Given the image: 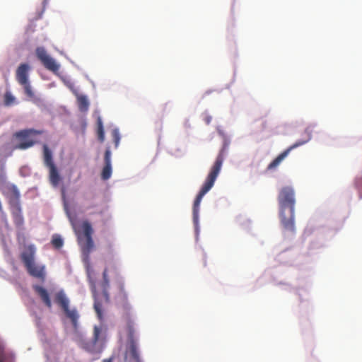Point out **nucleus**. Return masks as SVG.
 <instances>
[{"label":"nucleus","mask_w":362,"mask_h":362,"mask_svg":"<svg viewBox=\"0 0 362 362\" xmlns=\"http://www.w3.org/2000/svg\"><path fill=\"white\" fill-rule=\"evenodd\" d=\"M78 109L81 112H86L89 107V103L85 95H79L77 98Z\"/></svg>","instance_id":"a211bd4d"},{"label":"nucleus","mask_w":362,"mask_h":362,"mask_svg":"<svg viewBox=\"0 0 362 362\" xmlns=\"http://www.w3.org/2000/svg\"><path fill=\"white\" fill-rule=\"evenodd\" d=\"M24 88L25 93L30 98L34 96V93L32 90L31 86L29 81H27L26 83H21Z\"/></svg>","instance_id":"b1692460"},{"label":"nucleus","mask_w":362,"mask_h":362,"mask_svg":"<svg viewBox=\"0 0 362 362\" xmlns=\"http://www.w3.org/2000/svg\"><path fill=\"white\" fill-rule=\"evenodd\" d=\"M308 140H300L290 146L288 148L281 153L273 161H272L267 166V170H271L275 169L279 165L282 160L289 154V153L294 148H298L305 144Z\"/></svg>","instance_id":"ddd939ff"},{"label":"nucleus","mask_w":362,"mask_h":362,"mask_svg":"<svg viewBox=\"0 0 362 362\" xmlns=\"http://www.w3.org/2000/svg\"><path fill=\"white\" fill-rule=\"evenodd\" d=\"M13 356L0 349V362H13Z\"/></svg>","instance_id":"5701e85b"},{"label":"nucleus","mask_w":362,"mask_h":362,"mask_svg":"<svg viewBox=\"0 0 362 362\" xmlns=\"http://www.w3.org/2000/svg\"><path fill=\"white\" fill-rule=\"evenodd\" d=\"M54 301L61 307L66 316L70 320L74 328V334L79 331L78 322L79 314L76 308H69V300L63 291H59L55 294Z\"/></svg>","instance_id":"0eeeda50"},{"label":"nucleus","mask_w":362,"mask_h":362,"mask_svg":"<svg viewBox=\"0 0 362 362\" xmlns=\"http://www.w3.org/2000/svg\"><path fill=\"white\" fill-rule=\"evenodd\" d=\"M281 223L287 230H295V192L289 186L282 187L278 196Z\"/></svg>","instance_id":"f03ea898"},{"label":"nucleus","mask_w":362,"mask_h":362,"mask_svg":"<svg viewBox=\"0 0 362 362\" xmlns=\"http://www.w3.org/2000/svg\"><path fill=\"white\" fill-rule=\"evenodd\" d=\"M211 117H206L205 119V122L207 124H209L210 122H211Z\"/></svg>","instance_id":"a878e982"},{"label":"nucleus","mask_w":362,"mask_h":362,"mask_svg":"<svg viewBox=\"0 0 362 362\" xmlns=\"http://www.w3.org/2000/svg\"><path fill=\"white\" fill-rule=\"evenodd\" d=\"M4 105L6 106H11L13 105L16 102V98L12 95V93L7 90L4 94Z\"/></svg>","instance_id":"4be33fe9"},{"label":"nucleus","mask_w":362,"mask_h":362,"mask_svg":"<svg viewBox=\"0 0 362 362\" xmlns=\"http://www.w3.org/2000/svg\"><path fill=\"white\" fill-rule=\"evenodd\" d=\"M119 298L121 302L123 303V308L124 310H128L129 308V304L127 303V295L124 291L123 284L120 285V294Z\"/></svg>","instance_id":"6ab92c4d"},{"label":"nucleus","mask_w":362,"mask_h":362,"mask_svg":"<svg viewBox=\"0 0 362 362\" xmlns=\"http://www.w3.org/2000/svg\"><path fill=\"white\" fill-rule=\"evenodd\" d=\"M81 227L86 238L84 242H81V249L83 254L88 256L94 247V243L92 238L93 230L91 224L88 221H83Z\"/></svg>","instance_id":"9d476101"},{"label":"nucleus","mask_w":362,"mask_h":362,"mask_svg":"<svg viewBox=\"0 0 362 362\" xmlns=\"http://www.w3.org/2000/svg\"><path fill=\"white\" fill-rule=\"evenodd\" d=\"M33 288L36 294L40 297L43 303L48 308H52V301L47 290L39 285H33Z\"/></svg>","instance_id":"2eb2a0df"},{"label":"nucleus","mask_w":362,"mask_h":362,"mask_svg":"<svg viewBox=\"0 0 362 362\" xmlns=\"http://www.w3.org/2000/svg\"><path fill=\"white\" fill-rule=\"evenodd\" d=\"M43 133L42 130L35 129H25L13 134V138L18 141L13 146V149L25 150L33 146L37 141L35 136Z\"/></svg>","instance_id":"423d86ee"},{"label":"nucleus","mask_w":362,"mask_h":362,"mask_svg":"<svg viewBox=\"0 0 362 362\" xmlns=\"http://www.w3.org/2000/svg\"><path fill=\"white\" fill-rule=\"evenodd\" d=\"M30 66L27 64H21L16 70V80L21 83H26L28 81V71Z\"/></svg>","instance_id":"dca6fc26"},{"label":"nucleus","mask_w":362,"mask_h":362,"mask_svg":"<svg viewBox=\"0 0 362 362\" xmlns=\"http://www.w3.org/2000/svg\"><path fill=\"white\" fill-rule=\"evenodd\" d=\"M103 362H112V358H105Z\"/></svg>","instance_id":"bb28decb"},{"label":"nucleus","mask_w":362,"mask_h":362,"mask_svg":"<svg viewBox=\"0 0 362 362\" xmlns=\"http://www.w3.org/2000/svg\"><path fill=\"white\" fill-rule=\"evenodd\" d=\"M35 247L30 245L21 252V259L30 276L44 281L46 277L45 267L35 264Z\"/></svg>","instance_id":"39448f33"},{"label":"nucleus","mask_w":362,"mask_h":362,"mask_svg":"<svg viewBox=\"0 0 362 362\" xmlns=\"http://www.w3.org/2000/svg\"><path fill=\"white\" fill-rule=\"evenodd\" d=\"M35 52L37 59L42 62L47 69L52 72H57L59 71V65L47 53L44 47H37Z\"/></svg>","instance_id":"9b49d317"},{"label":"nucleus","mask_w":362,"mask_h":362,"mask_svg":"<svg viewBox=\"0 0 362 362\" xmlns=\"http://www.w3.org/2000/svg\"><path fill=\"white\" fill-rule=\"evenodd\" d=\"M8 189L11 194L9 204L11 205V214L13 222L17 227H21L23 224L24 219L21 212L20 206V193L16 186L11 185L8 187Z\"/></svg>","instance_id":"1a4fd4ad"},{"label":"nucleus","mask_w":362,"mask_h":362,"mask_svg":"<svg viewBox=\"0 0 362 362\" xmlns=\"http://www.w3.org/2000/svg\"><path fill=\"white\" fill-rule=\"evenodd\" d=\"M52 245L56 249H60L64 245V241L60 235L54 234L52 238Z\"/></svg>","instance_id":"aec40b11"},{"label":"nucleus","mask_w":362,"mask_h":362,"mask_svg":"<svg viewBox=\"0 0 362 362\" xmlns=\"http://www.w3.org/2000/svg\"><path fill=\"white\" fill-rule=\"evenodd\" d=\"M223 162V149H222L213 165L211 170L206 178L199 192L197 195L193 204V221L195 224L198 223L199 206L203 197L213 187L214 182L221 171Z\"/></svg>","instance_id":"7ed1b4c3"},{"label":"nucleus","mask_w":362,"mask_h":362,"mask_svg":"<svg viewBox=\"0 0 362 362\" xmlns=\"http://www.w3.org/2000/svg\"><path fill=\"white\" fill-rule=\"evenodd\" d=\"M97 124H98V139L100 140V141L103 142L105 140V132H104L103 122H102L100 117L98 118Z\"/></svg>","instance_id":"412c9836"},{"label":"nucleus","mask_w":362,"mask_h":362,"mask_svg":"<svg viewBox=\"0 0 362 362\" xmlns=\"http://www.w3.org/2000/svg\"><path fill=\"white\" fill-rule=\"evenodd\" d=\"M104 255L106 259L107 265L103 273V282L102 284L103 292L101 295L98 293L95 285H93L91 288L93 296L94 298V310L100 320L103 319V304L104 303H108L110 302V296L107 291L110 286L108 273H110L115 278H119L118 267L113 259L114 250L112 244L108 243L105 246Z\"/></svg>","instance_id":"f257e3e1"},{"label":"nucleus","mask_w":362,"mask_h":362,"mask_svg":"<svg viewBox=\"0 0 362 362\" xmlns=\"http://www.w3.org/2000/svg\"><path fill=\"white\" fill-rule=\"evenodd\" d=\"M43 163L49 170V180L53 187H57L62 181L59 170L56 166L52 152L47 144L43 145Z\"/></svg>","instance_id":"6e6552de"},{"label":"nucleus","mask_w":362,"mask_h":362,"mask_svg":"<svg viewBox=\"0 0 362 362\" xmlns=\"http://www.w3.org/2000/svg\"><path fill=\"white\" fill-rule=\"evenodd\" d=\"M73 340L86 351L90 354H99L102 351V347H98V344H103L105 342V333L103 332L102 327L95 326L91 340H86L80 331H77L76 333L74 334Z\"/></svg>","instance_id":"20e7f679"},{"label":"nucleus","mask_w":362,"mask_h":362,"mask_svg":"<svg viewBox=\"0 0 362 362\" xmlns=\"http://www.w3.org/2000/svg\"><path fill=\"white\" fill-rule=\"evenodd\" d=\"M95 193L93 192L84 193L83 200L85 202V209L86 210H90L97 206V204L95 202Z\"/></svg>","instance_id":"f3484780"},{"label":"nucleus","mask_w":362,"mask_h":362,"mask_svg":"<svg viewBox=\"0 0 362 362\" xmlns=\"http://www.w3.org/2000/svg\"><path fill=\"white\" fill-rule=\"evenodd\" d=\"M105 166L103 168L101 177L104 180H108L112 175L111 166V151L110 148H107L104 155Z\"/></svg>","instance_id":"4468645a"},{"label":"nucleus","mask_w":362,"mask_h":362,"mask_svg":"<svg viewBox=\"0 0 362 362\" xmlns=\"http://www.w3.org/2000/svg\"><path fill=\"white\" fill-rule=\"evenodd\" d=\"M112 137H113L114 142L115 144V147L117 148L119 145V140H120L119 134L117 129H114L112 131Z\"/></svg>","instance_id":"393cba45"},{"label":"nucleus","mask_w":362,"mask_h":362,"mask_svg":"<svg viewBox=\"0 0 362 362\" xmlns=\"http://www.w3.org/2000/svg\"><path fill=\"white\" fill-rule=\"evenodd\" d=\"M126 357H129L135 362H141L139 357L136 340L134 337V330L132 327H129L128 345L126 350Z\"/></svg>","instance_id":"f8f14e48"}]
</instances>
